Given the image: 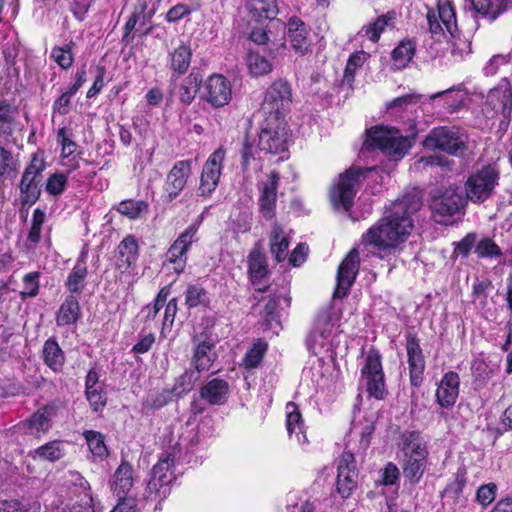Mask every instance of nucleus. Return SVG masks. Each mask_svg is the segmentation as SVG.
<instances>
[{"label":"nucleus","instance_id":"nucleus-1","mask_svg":"<svg viewBox=\"0 0 512 512\" xmlns=\"http://www.w3.org/2000/svg\"><path fill=\"white\" fill-rule=\"evenodd\" d=\"M421 197L413 192L396 200L384 216L372 225L361 237V244L372 246L380 258L390 254L405 242L414 228L412 215L421 208Z\"/></svg>","mask_w":512,"mask_h":512},{"label":"nucleus","instance_id":"nucleus-2","mask_svg":"<svg viewBox=\"0 0 512 512\" xmlns=\"http://www.w3.org/2000/svg\"><path fill=\"white\" fill-rule=\"evenodd\" d=\"M427 21L431 37L436 42L447 40L456 61L463 60L471 52V42L457 27L455 10L449 0H437V10H429Z\"/></svg>","mask_w":512,"mask_h":512},{"label":"nucleus","instance_id":"nucleus-3","mask_svg":"<svg viewBox=\"0 0 512 512\" xmlns=\"http://www.w3.org/2000/svg\"><path fill=\"white\" fill-rule=\"evenodd\" d=\"M384 170L381 168L351 167L340 174L330 189V199L337 209L348 211L352 205L360 183L366 178L383 179Z\"/></svg>","mask_w":512,"mask_h":512},{"label":"nucleus","instance_id":"nucleus-4","mask_svg":"<svg viewBox=\"0 0 512 512\" xmlns=\"http://www.w3.org/2000/svg\"><path fill=\"white\" fill-rule=\"evenodd\" d=\"M364 147L369 150L379 149L383 153L399 159L410 149L411 142L397 129L375 126L367 130Z\"/></svg>","mask_w":512,"mask_h":512},{"label":"nucleus","instance_id":"nucleus-5","mask_svg":"<svg viewBox=\"0 0 512 512\" xmlns=\"http://www.w3.org/2000/svg\"><path fill=\"white\" fill-rule=\"evenodd\" d=\"M467 134L460 128L440 126L433 128L423 140L428 150H440L453 156H462L467 151Z\"/></svg>","mask_w":512,"mask_h":512},{"label":"nucleus","instance_id":"nucleus-6","mask_svg":"<svg viewBox=\"0 0 512 512\" xmlns=\"http://www.w3.org/2000/svg\"><path fill=\"white\" fill-rule=\"evenodd\" d=\"M175 463L173 453L166 452L152 469V476L146 487V498L161 502L171 492V483L174 480L172 467Z\"/></svg>","mask_w":512,"mask_h":512},{"label":"nucleus","instance_id":"nucleus-7","mask_svg":"<svg viewBox=\"0 0 512 512\" xmlns=\"http://www.w3.org/2000/svg\"><path fill=\"white\" fill-rule=\"evenodd\" d=\"M292 93L290 85L284 80H276L266 90L261 111L265 119L284 120L290 110Z\"/></svg>","mask_w":512,"mask_h":512},{"label":"nucleus","instance_id":"nucleus-8","mask_svg":"<svg viewBox=\"0 0 512 512\" xmlns=\"http://www.w3.org/2000/svg\"><path fill=\"white\" fill-rule=\"evenodd\" d=\"M465 200L457 188L435 189L431 194L430 209L436 222L446 224L448 220L460 211Z\"/></svg>","mask_w":512,"mask_h":512},{"label":"nucleus","instance_id":"nucleus-9","mask_svg":"<svg viewBox=\"0 0 512 512\" xmlns=\"http://www.w3.org/2000/svg\"><path fill=\"white\" fill-rule=\"evenodd\" d=\"M361 382L369 396L377 400H383L386 397L381 355L374 349H371L365 357V363L361 368Z\"/></svg>","mask_w":512,"mask_h":512},{"label":"nucleus","instance_id":"nucleus-10","mask_svg":"<svg viewBox=\"0 0 512 512\" xmlns=\"http://www.w3.org/2000/svg\"><path fill=\"white\" fill-rule=\"evenodd\" d=\"M46 165L42 158L34 155L26 167L19 184L20 202L23 206L33 205L40 197L41 174Z\"/></svg>","mask_w":512,"mask_h":512},{"label":"nucleus","instance_id":"nucleus-11","mask_svg":"<svg viewBox=\"0 0 512 512\" xmlns=\"http://www.w3.org/2000/svg\"><path fill=\"white\" fill-rule=\"evenodd\" d=\"M287 135L284 120L265 119L259 133V148L273 154L283 152L287 148Z\"/></svg>","mask_w":512,"mask_h":512},{"label":"nucleus","instance_id":"nucleus-12","mask_svg":"<svg viewBox=\"0 0 512 512\" xmlns=\"http://www.w3.org/2000/svg\"><path fill=\"white\" fill-rule=\"evenodd\" d=\"M498 173L492 166H487L470 176L466 182V195L474 202L486 200L497 184Z\"/></svg>","mask_w":512,"mask_h":512},{"label":"nucleus","instance_id":"nucleus-13","mask_svg":"<svg viewBox=\"0 0 512 512\" xmlns=\"http://www.w3.org/2000/svg\"><path fill=\"white\" fill-rule=\"evenodd\" d=\"M201 98L214 108L227 105L232 98L230 81L220 74L209 76L204 82Z\"/></svg>","mask_w":512,"mask_h":512},{"label":"nucleus","instance_id":"nucleus-14","mask_svg":"<svg viewBox=\"0 0 512 512\" xmlns=\"http://www.w3.org/2000/svg\"><path fill=\"white\" fill-rule=\"evenodd\" d=\"M225 155V150L220 147L204 163L199 186L201 195L208 196L216 189L221 176Z\"/></svg>","mask_w":512,"mask_h":512},{"label":"nucleus","instance_id":"nucleus-15","mask_svg":"<svg viewBox=\"0 0 512 512\" xmlns=\"http://www.w3.org/2000/svg\"><path fill=\"white\" fill-rule=\"evenodd\" d=\"M360 259L357 249H352L339 265L337 272V286L334 297L343 298L354 283L359 271Z\"/></svg>","mask_w":512,"mask_h":512},{"label":"nucleus","instance_id":"nucleus-16","mask_svg":"<svg viewBox=\"0 0 512 512\" xmlns=\"http://www.w3.org/2000/svg\"><path fill=\"white\" fill-rule=\"evenodd\" d=\"M285 25L280 20L269 21L265 29L254 28L250 32V39L258 45L271 44L269 51L285 50L284 42Z\"/></svg>","mask_w":512,"mask_h":512},{"label":"nucleus","instance_id":"nucleus-17","mask_svg":"<svg viewBox=\"0 0 512 512\" xmlns=\"http://www.w3.org/2000/svg\"><path fill=\"white\" fill-rule=\"evenodd\" d=\"M202 81V75L196 70H192L184 78H180L173 74L171 76V82L173 85L172 93L177 96L183 105L188 106L195 99Z\"/></svg>","mask_w":512,"mask_h":512},{"label":"nucleus","instance_id":"nucleus-18","mask_svg":"<svg viewBox=\"0 0 512 512\" xmlns=\"http://www.w3.org/2000/svg\"><path fill=\"white\" fill-rule=\"evenodd\" d=\"M406 351L409 365L410 382L418 387L422 383L425 370V360L418 339L414 335H408Z\"/></svg>","mask_w":512,"mask_h":512},{"label":"nucleus","instance_id":"nucleus-19","mask_svg":"<svg viewBox=\"0 0 512 512\" xmlns=\"http://www.w3.org/2000/svg\"><path fill=\"white\" fill-rule=\"evenodd\" d=\"M279 179V174L273 171L266 181L259 184V207L263 217L268 220L275 216Z\"/></svg>","mask_w":512,"mask_h":512},{"label":"nucleus","instance_id":"nucleus-20","mask_svg":"<svg viewBox=\"0 0 512 512\" xmlns=\"http://www.w3.org/2000/svg\"><path fill=\"white\" fill-rule=\"evenodd\" d=\"M190 175L191 162L189 160H181L174 164L167 174L165 182V192L169 201L174 200L180 194Z\"/></svg>","mask_w":512,"mask_h":512},{"label":"nucleus","instance_id":"nucleus-21","mask_svg":"<svg viewBox=\"0 0 512 512\" xmlns=\"http://www.w3.org/2000/svg\"><path fill=\"white\" fill-rule=\"evenodd\" d=\"M332 330L333 324L329 317L327 315L319 316L316 321L315 329L309 334L306 340L308 349L315 355L328 350Z\"/></svg>","mask_w":512,"mask_h":512},{"label":"nucleus","instance_id":"nucleus-22","mask_svg":"<svg viewBox=\"0 0 512 512\" xmlns=\"http://www.w3.org/2000/svg\"><path fill=\"white\" fill-rule=\"evenodd\" d=\"M288 39L295 53L305 55L311 51L312 39L309 30L297 17H292L288 21Z\"/></svg>","mask_w":512,"mask_h":512},{"label":"nucleus","instance_id":"nucleus-23","mask_svg":"<svg viewBox=\"0 0 512 512\" xmlns=\"http://www.w3.org/2000/svg\"><path fill=\"white\" fill-rule=\"evenodd\" d=\"M460 378L455 372H447L442 377L437 390L436 401L442 408L452 407L459 395Z\"/></svg>","mask_w":512,"mask_h":512},{"label":"nucleus","instance_id":"nucleus-24","mask_svg":"<svg viewBox=\"0 0 512 512\" xmlns=\"http://www.w3.org/2000/svg\"><path fill=\"white\" fill-rule=\"evenodd\" d=\"M467 7L476 16L494 21L499 15L512 7V0H466Z\"/></svg>","mask_w":512,"mask_h":512},{"label":"nucleus","instance_id":"nucleus-25","mask_svg":"<svg viewBox=\"0 0 512 512\" xmlns=\"http://www.w3.org/2000/svg\"><path fill=\"white\" fill-rule=\"evenodd\" d=\"M487 104L505 117L510 115L512 111V88L506 79H503L497 87L489 91Z\"/></svg>","mask_w":512,"mask_h":512},{"label":"nucleus","instance_id":"nucleus-26","mask_svg":"<svg viewBox=\"0 0 512 512\" xmlns=\"http://www.w3.org/2000/svg\"><path fill=\"white\" fill-rule=\"evenodd\" d=\"M200 397L209 405H224L230 393L227 381L214 378L200 388Z\"/></svg>","mask_w":512,"mask_h":512},{"label":"nucleus","instance_id":"nucleus-27","mask_svg":"<svg viewBox=\"0 0 512 512\" xmlns=\"http://www.w3.org/2000/svg\"><path fill=\"white\" fill-rule=\"evenodd\" d=\"M52 411L48 408L37 410L30 418L18 424V429L25 433L39 437L51 427Z\"/></svg>","mask_w":512,"mask_h":512},{"label":"nucleus","instance_id":"nucleus-28","mask_svg":"<svg viewBox=\"0 0 512 512\" xmlns=\"http://www.w3.org/2000/svg\"><path fill=\"white\" fill-rule=\"evenodd\" d=\"M245 8L248 16L255 22L277 20L278 7L276 0H246Z\"/></svg>","mask_w":512,"mask_h":512},{"label":"nucleus","instance_id":"nucleus-29","mask_svg":"<svg viewBox=\"0 0 512 512\" xmlns=\"http://www.w3.org/2000/svg\"><path fill=\"white\" fill-rule=\"evenodd\" d=\"M138 258V243L134 236H126L118 245L116 267L125 271L136 262Z\"/></svg>","mask_w":512,"mask_h":512},{"label":"nucleus","instance_id":"nucleus-30","mask_svg":"<svg viewBox=\"0 0 512 512\" xmlns=\"http://www.w3.org/2000/svg\"><path fill=\"white\" fill-rule=\"evenodd\" d=\"M286 428L290 436L295 434L297 442L301 445L308 443L304 431V422L301 413L295 403L289 402L286 405Z\"/></svg>","mask_w":512,"mask_h":512},{"label":"nucleus","instance_id":"nucleus-31","mask_svg":"<svg viewBox=\"0 0 512 512\" xmlns=\"http://www.w3.org/2000/svg\"><path fill=\"white\" fill-rule=\"evenodd\" d=\"M81 310L77 298L68 295L60 305L56 313V324L58 326L72 325L80 318Z\"/></svg>","mask_w":512,"mask_h":512},{"label":"nucleus","instance_id":"nucleus-32","mask_svg":"<svg viewBox=\"0 0 512 512\" xmlns=\"http://www.w3.org/2000/svg\"><path fill=\"white\" fill-rule=\"evenodd\" d=\"M133 486L132 466L122 462L113 475L112 489L119 499L124 498Z\"/></svg>","mask_w":512,"mask_h":512},{"label":"nucleus","instance_id":"nucleus-33","mask_svg":"<svg viewBox=\"0 0 512 512\" xmlns=\"http://www.w3.org/2000/svg\"><path fill=\"white\" fill-rule=\"evenodd\" d=\"M396 13L389 11L384 15L379 16L374 22L364 26L361 33L364 34L370 41L376 43L383 32L387 29H393L395 25Z\"/></svg>","mask_w":512,"mask_h":512},{"label":"nucleus","instance_id":"nucleus-34","mask_svg":"<svg viewBox=\"0 0 512 512\" xmlns=\"http://www.w3.org/2000/svg\"><path fill=\"white\" fill-rule=\"evenodd\" d=\"M86 258V253L82 252L77 259L75 266L67 277L65 285L67 289L72 293L82 292L85 286V279L88 274Z\"/></svg>","mask_w":512,"mask_h":512},{"label":"nucleus","instance_id":"nucleus-35","mask_svg":"<svg viewBox=\"0 0 512 512\" xmlns=\"http://www.w3.org/2000/svg\"><path fill=\"white\" fill-rule=\"evenodd\" d=\"M192 51L188 44L181 43L169 53L170 68L180 76L188 70L191 63Z\"/></svg>","mask_w":512,"mask_h":512},{"label":"nucleus","instance_id":"nucleus-36","mask_svg":"<svg viewBox=\"0 0 512 512\" xmlns=\"http://www.w3.org/2000/svg\"><path fill=\"white\" fill-rule=\"evenodd\" d=\"M288 247V235L281 226L275 224L270 235V251L276 261L281 262L286 259Z\"/></svg>","mask_w":512,"mask_h":512},{"label":"nucleus","instance_id":"nucleus-37","mask_svg":"<svg viewBox=\"0 0 512 512\" xmlns=\"http://www.w3.org/2000/svg\"><path fill=\"white\" fill-rule=\"evenodd\" d=\"M65 455V443L60 440L50 441L32 452L34 459L55 462Z\"/></svg>","mask_w":512,"mask_h":512},{"label":"nucleus","instance_id":"nucleus-38","mask_svg":"<svg viewBox=\"0 0 512 512\" xmlns=\"http://www.w3.org/2000/svg\"><path fill=\"white\" fill-rule=\"evenodd\" d=\"M415 50V44L411 40L401 41L391 54L393 67L397 70L405 68L413 59Z\"/></svg>","mask_w":512,"mask_h":512},{"label":"nucleus","instance_id":"nucleus-39","mask_svg":"<svg viewBox=\"0 0 512 512\" xmlns=\"http://www.w3.org/2000/svg\"><path fill=\"white\" fill-rule=\"evenodd\" d=\"M213 344L209 341H202L197 343L194 355L192 358V365L198 373L206 371L213 363V354L211 352Z\"/></svg>","mask_w":512,"mask_h":512},{"label":"nucleus","instance_id":"nucleus-40","mask_svg":"<svg viewBox=\"0 0 512 512\" xmlns=\"http://www.w3.org/2000/svg\"><path fill=\"white\" fill-rule=\"evenodd\" d=\"M403 451L406 458L425 459L427 455L426 446L423 443L420 434L417 432L408 433L403 442Z\"/></svg>","mask_w":512,"mask_h":512},{"label":"nucleus","instance_id":"nucleus-41","mask_svg":"<svg viewBox=\"0 0 512 512\" xmlns=\"http://www.w3.org/2000/svg\"><path fill=\"white\" fill-rule=\"evenodd\" d=\"M45 363L54 371H58L64 364V354L55 340L48 339L43 347Z\"/></svg>","mask_w":512,"mask_h":512},{"label":"nucleus","instance_id":"nucleus-42","mask_svg":"<svg viewBox=\"0 0 512 512\" xmlns=\"http://www.w3.org/2000/svg\"><path fill=\"white\" fill-rule=\"evenodd\" d=\"M248 268L252 281H260L267 276V264L264 254L260 250H253L248 257Z\"/></svg>","mask_w":512,"mask_h":512},{"label":"nucleus","instance_id":"nucleus-43","mask_svg":"<svg viewBox=\"0 0 512 512\" xmlns=\"http://www.w3.org/2000/svg\"><path fill=\"white\" fill-rule=\"evenodd\" d=\"M210 303L208 292L199 284H190L185 291V305L191 309L206 307Z\"/></svg>","mask_w":512,"mask_h":512},{"label":"nucleus","instance_id":"nucleus-44","mask_svg":"<svg viewBox=\"0 0 512 512\" xmlns=\"http://www.w3.org/2000/svg\"><path fill=\"white\" fill-rule=\"evenodd\" d=\"M356 469H347L344 466L338 471L337 491L343 498H348L356 487Z\"/></svg>","mask_w":512,"mask_h":512},{"label":"nucleus","instance_id":"nucleus-45","mask_svg":"<svg viewBox=\"0 0 512 512\" xmlns=\"http://www.w3.org/2000/svg\"><path fill=\"white\" fill-rule=\"evenodd\" d=\"M40 503L36 500H2L0 512H39Z\"/></svg>","mask_w":512,"mask_h":512},{"label":"nucleus","instance_id":"nucleus-46","mask_svg":"<svg viewBox=\"0 0 512 512\" xmlns=\"http://www.w3.org/2000/svg\"><path fill=\"white\" fill-rule=\"evenodd\" d=\"M148 207L146 201L127 199L118 204L117 211L129 219H137L148 212Z\"/></svg>","mask_w":512,"mask_h":512},{"label":"nucleus","instance_id":"nucleus-47","mask_svg":"<svg viewBox=\"0 0 512 512\" xmlns=\"http://www.w3.org/2000/svg\"><path fill=\"white\" fill-rule=\"evenodd\" d=\"M267 348L268 344L264 340L257 339L246 352L242 360V365L247 369L256 368L261 363Z\"/></svg>","mask_w":512,"mask_h":512},{"label":"nucleus","instance_id":"nucleus-48","mask_svg":"<svg viewBox=\"0 0 512 512\" xmlns=\"http://www.w3.org/2000/svg\"><path fill=\"white\" fill-rule=\"evenodd\" d=\"M247 66L253 76H263L269 74L272 69V63L258 52H250L247 56Z\"/></svg>","mask_w":512,"mask_h":512},{"label":"nucleus","instance_id":"nucleus-49","mask_svg":"<svg viewBox=\"0 0 512 512\" xmlns=\"http://www.w3.org/2000/svg\"><path fill=\"white\" fill-rule=\"evenodd\" d=\"M83 436L87 442L89 450L94 456L104 458L108 455L104 436L100 432L86 430L83 432Z\"/></svg>","mask_w":512,"mask_h":512},{"label":"nucleus","instance_id":"nucleus-50","mask_svg":"<svg viewBox=\"0 0 512 512\" xmlns=\"http://www.w3.org/2000/svg\"><path fill=\"white\" fill-rule=\"evenodd\" d=\"M71 476L74 478V484L79 485L80 488L83 489L84 496L81 500L82 504L80 507L82 508V511L77 510V506H73L72 510L73 512H94L93 509V497L90 492V485L89 483L77 472H70Z\"/></svg>","mask_w":512,"mask_h":512},{"label":"nucleus","instance_id":"nucleus-51","mask_svg":"<svg viewBox=\"0 0 512 512\" xmlns=\"http://www.w3.org/2000/svg\"><path fill=\"white\" fill-rule=\"evenodd\" d=\"M425 459L406 458L403 465V475L411 483H417L421 479L424 472Z\"/></svg>","mask_w":512,"mask_h":512},{"label":"nucleus","instance_id":"nucleus-52","mask_svg":"<svg viewBox=\"0 0 512 512\" xmlns=\"http://www.w3.org/2000/svg\"><path fill=\"white\" fill-rule=\"evenodd\" d=\"M491 289L492 282L489 279H476L472 284V302L484 308L487 305V299Z\"/></svg>","mask_w":512,"mask_h":512},{"label":"nucleus","instance_id":"nucleus-53","mask_svg":"<svg viewBox=\"0 0 512 512\" xmlns=\"http://www.w3.org/2000/svg\"><path fill=\"white\" fill-rule=\"evenodd\" d=\"M16 114L15 108L4 101H0V135L12 132Z\"/></svg>","mask_w":512,"mask_h":512},{"label":"nucleus","instance_id":"nucleus-54","mask_svg":"<svg viewBox=\"0 0 512 512\" xmlns=\"http://www.w3.org/2000/svg\"><path fill=\"white\" fill-rule=\"evenodd\" d=\"M179 244L181 243H176L174 241L166 253L167 261L176 265L174 269L177 273L184 270L187 254L185 250H182Z\"/></svg>","mask_w":512,"mask_h":512},{"label":"nucleus","instance_id":"nucleus-55","mask_svg":"<svg viewBox=\"0 0 512 512\" xmlns=\"http://www.w3.org/2000/svg\"><path fill=\"white\" fill-rule=\"evenodd\" d=\"M18 162L12 153L0 146V181L11 176L17 169Z\"/></svg>","mask_w":512,"mask_h":512},{"label":"nucleus","instance_id":"nucleus-56","mask_svg":"<svg viewBox=\"0 0 512 512\" xmlns=\"http://www.w3.org/2000/svg\"><path fill=\"white\" fill-rule=\"evenodd\" d=\"M421 99V95L411 93L398 98L393 99L387 103L386 107L389 111H406L410 107L416 105Z\"/></svg>","mask_w":512,"mask_h":512},{"label":"nucleus","instance_id":"nucleus-57","mask_svg":"<svg viewBox=\"0 0 512 512\" xmlns=\"http://www.w3.org/2000/svg\"><path fill=\"white\" fill-rule=\"evenodd\" d=\"M86 398L94 412L102 411L107 403V396L102 386L85 390Z\"/></svg>","mask_w":512,"mask_h":512},{"label":"nucleus","instance_id":"nucleus-58","mask_svg":"<svg viewBox=\"0 0 512 512\" xmlns=\"http://www.w3.org/2000/svg\"><path fill=\"white\" fill-rule=\"evenodd\" d=\"M475 252L480 258H492L502 255L500 247L490 238H484L476 245Z\"/></svg>","mask_w":512,"mask_h":512},{"label":"nucleus","instance_id":"nucleus-59","mask_svg":"<svg viewBox=\"0 0 512 512\" xmlns=\"http://www.w3.org/2000/svg\"><path fill=\"white\" fill-rule=\"evenodd\" d=\"M46 214L43 210L37 208L33 212L31 228L28 234V239L32 243H38L41 238L42 226L45 222Z\"/></svg>","mask_w":512,"mask_h":512},{"label":"nucleus","instance_id":"nucleus-60","mask_svg":"<svg viewBox=\"0 0 512 512\" xmlns=\"http://www.w3.org/2000/svg\"><path fill=\"white\" fill-rule=\"evenodd\" d=\"M197 376L194 375L193 371H186L179 376L172 388L174 395L177 397L182 396L192 389L193 383L197 380Z\"/></svg>","mask_w":512,"mask_h":512},{"label":"nucleus","instance_id":"nucleus-61","mask_svg":"<svg viewBox=\"0 0 512 512\" xmlns=\"http://www.w3.org/2000/svg\"><path fill=\"white\" fill-rule=\"evenodd\" d=\"M67 185V176L62 173L52 174L46 182V191L53 196L61 195Z\"/></svg>","mask_w":512,"mask_h":512},{"label":"nucleus","instance_id":"nucleus-62","mask_svg":"<svg viewBox=\"0 0 512 512\" xmlns=\"http://www.w3.org/2000/svg\"><path fill=\"white\" fill-rule=\"evenodd\" d=\"M51 57L63 69H68L73 63V53L71 47H54L51 51Z\"/></svg>","mask_w":512,"mask_h":512},{"label":"nucleus","instance_id":"nucleus-63","mask_svg":"<svg viewBox=\"0 0 512 512\" xmlns=\"http://www.w3.org/2000/svg\"><path fill=\"white\" fill-rule=\"evenodd\" d=\"M199 229V224L192 223L190 224L175 240L176 243H181L179 246L182 250L188 252L190 246L198 240L197 232Z\"/></svg>","mask_w":512,"mask_h":512},{"label":"nucleus","instance_id":"nucleus-64","mask_svg":"<svg viewBox=\"0 0 512 512\" xmlns=\"http://www.w3.org/2000/svg\"><path fill=\"white\" fill-rule=\"evenodd\" d=\"M497 492V486L494 483H488L481 485L476 492V500L482 506H488L491 504Z\"/></svg>","mask_w":512,"mask_h":512}]
</instances>
